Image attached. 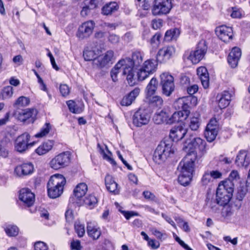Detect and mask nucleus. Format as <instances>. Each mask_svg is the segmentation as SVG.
Wrapping results in <instances>:
<instances>
[{
    "instance_id": "nucleus-13",
    "label": "nucleus",
    "mask_w": 250,
    "mask_h": 250,
    "mask_svg": "<svg viewBox=\"0 0 250 250\" xmlns=\"http://www.w3.org/2000/svg\"><path fill=\"white\" fill-rule=\"evenodd\" d=\"M175 48L173 46H166L160 49L156 55V60L160 63H165L174 55Z\"/></svg>"
},
{
    "instance_id": "nucleus-33",
    "label": "nucleus",
    "mask_w": 250,
    "mask_h": 250,
    "mask_svg": "<svg viewBox=\"0 0 250 250\" xmlns=\"http://www.w3.org/2000/svg\"><path fill=\"white\" fill-rule=\"evenodd\" d=\"M88 236L94 240L98 239L101 234L100 228L92 222H88L87 226Z\"/></svg>"
},
{
    "instance_id": "nucleus-52",
    "label": "nucleus",
    "mask_w": 250,
    "mask_h": 250,
    "mask_svg": "<svg viewBox=\"0 0 250 250\" xmlns=\"http://www.w3.org/2000/svg\"><path fill=\"white\" fill-rule=\"evenodd\" d=\"M13 87L11 86L5 87L2 91V96L3 98H8L13 95Z\"/></svg>"
},
{
    "instance_id": "nucleus-49",
    "label": "nucleus",
    "mask_w": 250,
    "mask_h": 250,
    "mask_svg": "<svg viewBox=\"0 0 250 250\" xmlns=\"http://www.w3.org/2000/svg\"><path fill=\"white\" fill-rule=\"evenodd\" d=\"M200 125V119L198 117H193L190 118L189 127L192 130L196 131Z\"/></svg>"
},
{
    "instance_id": "nucleus-27",
    "label": "nucleus",
    "mask_w": 250,
    "mask_h": 250,
    "mask_svg": "<svg viewBox=\"0 0 250 250\" xmlns=\"http://www.w3.org/2000/svg\"><path fill=\"white\" fill-rule=\"evenodd\" d=\"M231 96V93L228 91H224L218 94L217 99L218 101V105L221 109L225 108L229 105Z\"/></svg>"
},
{
    "instance_id": "nucleus-8",
    "label": "nucleus",
    "mask_w": 250,
    "mask_h": 250,
    "mask_svg": "<svg viewBox=\"0 0 250 250\" xmlns=\"http://www.w3.org/2000/svg\"><path fill=\"white\" fill-rule=\"evenodd\" d=\"M115 61L114 53L111 50L99 55L94 60V65L99 68L109 67Z\"/></svg>"
},
{
    "instance_id": "nucleus-60",
    "label": "nucleus",
    "mask_w": 250,
    "mask_h": 250,
    "mask_svg": "<svg viewBox=\"0 0 250 250\" xmlns=\"http://www.w3.org/2000/svg\"><path fill=\"white\" fill-rule=\"evenodd\" d=\"M208 173L210 175V177L214 179L221 178L222 176V173L218 170L208 171Z\"/></svg>"
},
{
    "instance_id": "nucleus-45",
    "label": "nucleus",
    "mask_w": 250,
    "mask_h": 250,
    "mask_svg": "<svg viewBox=\"0 0 250 250\" xmlns=\"http://www.w3.org/2000/svg\"><path fill=\"white\" fill-rule=\"evenodd\" d=\"M150 104L157 107H161L163 103L162 98L159 96H150L149 97H146Z\"/></svg>"
},
{
    "instance_id": "nucleus-2",
    "label": "nucleus",
    "mask_w": 250,
    "mask_h": 250,
    "mask_svg": "<svg viewBox=\"0 0 250 250\" xmlns=\"http://www.w3.org/2000/svg\"><path fill=\"white\" fill-rule=\"evenodd\" d=\"M195 160L196 154L192 151L187 155L180 163L178 169L181 173L178 177V182L181 185L186 186L191 181Z\"/></svg>"
},
{
    "instance_id": "nucleus-21",
    "label": "nucleus",
    "mask_w": 250,
    "mask_h": 250,
    "mask_svg": "<svg viewBox=\"0 0 250 250\" xmlns=\"http://www.w3.org/2000/svg\"><path fill=\"white\" fill-rule=\"evenodd\" d=\"M235 164L239 167H248L250 164V154L247 150H240L236 155Z\"/></svg>"
},
{
    "instance_id": "nucleus-58",
    "label": "nucleus",
    "mask_w": 250,
    "mask_h": 250,
    "mask_svg": "<svg viewBox=\"0 0 250 250\" xmlns=\"http://www.w3.org/2000/svg\"><path fill=\"white\" fill-rule=\"evenodd\" d=\"M239 175L237 170H232L229 174V177L228 179L232 181L234 183L239 179Z\"/></svg>"
},
{
    "instance_id": "nucleus-6",
    "label": "nucleus",
    "mask_w": 250,
    "mask_h": 250,
    "mask_svg": "<svg viewBox=\"0 0 250 250\" xmlns=\"http://www.w3.org/2000/svg\"><path fill=\"white\" fill-rule=\"evenodd\" d=\"M172 0H154L151 12L154 16H161L170 13L173 7Z\"/></svg>"
},
{
    "instance_id": "nucleus-37",
    "label": "nucleus",
    "mask_w": 250,
    "mask_h": 250,
    "mask_svg": "<svg viewBox=\"0 0 250 250\" xmlns=\"http://www.w3.org/2000/svg\"><path fill=\"white\" fill-rule=\"evenodd\" d=\"M168 118L167 114L163 111H161L159 113H156L153 117V120L156 124H161L165 123L167 124V119Z\"/></svg>"
},
{
    "instance_id": "nucleus-42",
    "label": "nucleus",
    "mask_w": 250,
    "mask_h": 250,
    "mask_svg": "<svg viewBox=\"0 0 250 250\" xmlns=\"http://www.w3.org/2000/svg\"><path fill=\"white\" fill-rule=\"evenodd\" d=\"M180 31L177 28H174L167 30L165 35V40L169 42L175 40L179 35Z\"/></svg>"
},
{
    "instance_id": "nucleus-51",
    "label": "nucleus",
    "mask_w": 250,
    "mask_h": 250,
    "mask_svg": "<svg viewBox=\"0 0 250 250\" xmlns=\"http://www.w3.org/2000/svg\"><path fill=\"white\" fill-rule=\"evenodd\" d=\"M233 213V211L231 208L229 206H225L223 208L221 214L222 216L225 218H229Z\"/></svg>"
},
{
    "instance_id": "nucleus-5",
    "label": "nucleus",
    "mask_w": 250,
    "mask_h": 250,
    "mask_svg": "<svg viewBox=\"0 0 250 250\" xmlns=\"http://www.w3.org/2000/svg\"><path fill=\"white\" fill-rule=\"evenodd\" d=\"M71 161V154L69 151L62 152L53 157L49 162L50 167L54 170H59L67 167Z\"/></svg>"
},
{
    "instance_id": "nucleus-64",
    "label": "nucleus",
    "mask_w": 250,
    "mask_h": 250,
    "mask_svg": "<svg viewBox=\"0 0 250 250\" xmlns=\"http://www.w3.org/2000/svg\"><path fill=\"white\" fill-rule=\"evenodd\" d=\"M40 215L41 217L44 218L45 219H48L49 214L48 211L44 208H41L39 210Z\"/></svg>"
},
{
    "instance_id": "nucleus-1",
    "label": "nucleus",
    "mask_w": 250,
    "mask_h": 250,
    "mask_svg": "<svg viewBox=\"0 0 250 250\" xmlns=\"http://www.w3.org/2000/svg\"><path fill=\"white\" fill-rule=\"evenodd\" d=\"M187 132V128L179 125L172 128L169 133V139L161 142L157 146L153 154V160L157 163L160 164L165 161L170 154L174 153V149L172 147L173 142L181 140Z\"/></svg>"
},
{
    "instance_id": "nucleus-61",
    "label": "nucleus",
    "mask_w": 250,
    "mask_h": 250,
    "mask_svg": "<svg viewBox=\"0 0 250 250\" xmlns=\"http://www.w3.org/2000/svg\"><path fill=\"white\" fill-rule=\"evenodd\" d=\"M148 245L151 247L152 249H157L160 247V243L153 239H149L148 241Z\"/></svg>"
},
{
    "instance_id": "nucleus-15",
    "label": "nucleus",
    "mask_w": 250,
    "mask_h": 250,
    "mask_svg": "<svg viewBox=\"0 0 250 250\" xmlns=\"http://www.w3.org/2000/svg\"><path fill=\"white\" fill-rule=\"evenodd\" d=\"M218 125L217 120L215 119H210L206 126L204 133L207 141L209 142L214 141L218 134Z\"/></svg>"
},
{
    "instance_id": "nucleus-28",
    "label": "nucleus",
    "mask_w": 250,
    "mask_h": 250,
    "mask_svg": "<svg viewBox=\"0 0 250 250\" xmlns=\"http://www.w3.org/2000/svg\"><path fill=\"white\" fill-rule=\"evenodd\" d=\"M53 140H48L43 142L36 150L35 152L39 155L46 154L52 150L54 146Z\"/></svg>"
},
{
    "instance_id": "nucleus-38",
    "label": "nucleus",
    "mask_w": 250,
    "mask_h": 250,
    "mask_svg": "<svg viewBox=\"0 0 250 250\" xmlns=\"http://www.w3.org/2000/svg\"><path fill=\"white\" fill-rule=\"evenodd\" d=\"M234 187V183L232 182V181H230L229 179H227L223 182L222 183H220L218 185L217 188L222 189H225L227 191L230 193V194H232L233 191Z\"/></svg>"
},
{
    "instance_id": "nucleus-48",
    "label": "nucleus",
    "mask_w": 250,
    "mask_h": 250,
    "mask_svg": "<svg viewBox=\"0 0 250 250\" xmlns=\"http://www.w3.org/2000/svg\"><path fill=\"white\" fill-rule=\"evenodd\" d=\"M51 125L49 123H46L41 129L40 131L35 135L36 138H42L45 136L51 129Z\"/></svg>"
},
{
    "instance_id": "nucleus-12",
    "label": "nucleus",
    "mask_w": 250,
    "mask_h": 250,
    "mask_svg": "<svg viewBox=\"0 0 250 250\" xmlns=\"http://www.w3.org/2000/svg\"><path fill=\"white\" fill-rule=\"evenodd\" d=\"M87 191V186L84 183L79 184L73 191V195L71 196L69 200L70 203L76 204L78 206L82 205L81 198Z\"/></svg>"
},
{
    "instance_id": "nucleus-57",
    "label": "nucleus",
    "mask_w": 250,
    "mask_h": 250,
    "mask_svg": "<svg viewBox=\"0 0 250 250\" xmlns=\"http://www.w3.org/2000/svg\"><path fill=\"white\" fill-rule=\"evenodd\" d=\"M35 250H47L48 247L46 244L42 241H39L34 244Z\"/></svg>"
},
{
    "instance_id": "nucleus-44",
    "label": "nucleus",
    "mask_w": 250,
    "mask_h": 250,
    "mask_svg": "<svg viewBox=\"0 0 250 250\" xmlns=\"http://www.w3.org/2000/svg\"><path fill=\"white\" fill-rule=\"evenodd\" d=\"M248 191V188L244 185V184H241L237 190L236 194V199L239 201H242Z\"/></svg>"
},
{
    "instance_id": "nucleus-29",
    "label": "nucleus",
    "mask_w": 250,
    "mask_h": 250,
    "mask_svg": "<svg viewBox=\"0 0 250 250\" xmlns=\"http://www.w3.org/2000/svg\"><path fill=\"white\" fill-rule=\"evenodd\" d=\"M140 92V88L136 87L122 99L121 104L122 106H129L132 104Z\"/></svg>"
},
{
    "instance_id": "nucleus-32",
    "label": "nucleus",
    "mask_w": 250,
    "mask_h": 250,
    "mask_svg": "<svg viewBox=\"0 0 250 250\" xmlns=\"http://www.w3.org/2000/svg\"><path fill=\"white\" fill-rule=\"evenodd\" d=\"M105 185L107 189L110 192L114 194L119 193V189L118 188V184L114 181L112 176L107 174L104 179Z\"/></svg>"
},
{
    "instance_id": "nucleus-22",
    "label": "nucleus",
    "mask_w": 250,
    "mask_h": 250,
    "mask_svg": "<svg viewBox=\"0 0 250 250\" xmlns=\"http://www.w3.org/2000/svg\"><path fill=\"white\" fill-rule=\"evenodd\" d=\"M216 194V203L222 206L227 205L232 196V194H230L225 189L221 190V188H217Z\"/></svg>"
},
{
    "instance_id": "nucleus-30",
    "label": "nucleus",
    "mask_w": 250,
    "mask_h": 250,
    "mask_svg": "<svg viewBox=\"0 0 250 250\" xmlns=\"http://www.w3.org/2000/svg\"><path fill=\"white\" fill-rule=\"evenodd\" d=\"M98 4V0H85L81 12V15L83 17L86 16L90 13L91 10L94 9L97 7Z\"/></svg>"
},
{
    "instance_id": "nucleus-24",
    "label": "nucleus",
    "mask_w": 250,
    "mask_h": 250,
    "mask_svg": "<svg viewBox=\"0 0 250 250\" xmlns=\"http://www.w3.org/2000/svg\"><path fill=\"white\" fill-rule=\"evenodd\" d=\"M241 56V49L237 47H233L228 57V62L231 67L235 68Z\"/></svg>"
},
{
    "instance_id": "nucleus-59",
    "label": "nucleus",
    "mask_w": 250,
    "mask_h": 250,
    "mask_svg": "<svg viewBox=\"0 0 250 250\" xmlns=\"http://www.w3.org/2000/svg\"><path fill=\"white\" fill-rule=\"evenodd\" d=\"M152 27L155 30L159 29L162 26V20H153L152 21Z\"/></svg>"
},
{
    "instance_id": "nucleus-23",
    "label": "nucleus",
    "mask_w": 250,
    "mask_h": 250,
    "mask_svg": "<svg viewBox=\"0 0 250 250\" xmlns=\"http://www.w3.org/2000/svg\"><path fill=\"white\" fill-rule=\"evenodd\" d=\"M13 115L18 121L22 123H25L28 119L31 118V108H15Z\"/></svg>"
},
{
    "instance_id": "nucleus-3",
    "label": "nucleus",
    "mask_w": 250,
    "mask_h": 250,
    "mask_svg": "<svg viewBox=\"0 0 250 250\" xmlns=\"http://www.w3.org/2000/svg\"><path fill=\"white\" fill-rule=\"evenodd\" d=\"M65 183V179L62 175L57 174L52 176L47 185L48 196L52 199L60 196L63 192Z\"/></svg>"
},
{
    "instance_id": "nucleus-54",
    "label": "nucleus",
    "mask_w": 250,
    "mask_h": 250,
    "mask_svg": "<svg viewBox=\"0 0 250 250\" xmlns=\"http://www.w3.org/2000/svg\"><path fill=\"white\" fill-rule=\"evenodd\" d=\"M211 181V177L208 173V171H206L203 175L201 182L202 185L204 186L208 185Z\"/></svg>"
},
{
    "instance_id": "nucleus-56",
    "label": "nucleus",
    "mask_w": 250,
    "mask_h": 250,
    "mask_svg": "<svg viewBox=\"0 0 250 250\" xmlns=\"http://www.w3.org/2000/svg\"><path fill=\"white\" fill-rule=\"evenodd\" d=\"M242 15V11L236 7H232L230 16L232 18H240Z\"/></svg>"
},
{
    "instance_id": "nucleus-47",
    "label": "nucleus",
    "mask_w": 250,
    "mask_h": 250,
    "mask_svg": "<svg viewBox=\"0 0 250 250\" xmlns=\"http://www.w3.org/2000/svg\"><path fill=\"white\" fill-rule=\"evenodd\" d=\"M97 146L98 148L99 149V151L101 154L103 156V157L104 159L108 160L112 164L115 162L114 160L112 158H111V157L108 155L110 154L111 153L110 151L108 150L107 146H105V147L108 154L106 153L104 149L102 147V146H100L99 144H98Z\"/></svg>"
},
{
    "instance_id": "nucleus-46",
    "label": "nucleus",
    "mask_w": 250,
    "mask_h": 250,
    "mask_svg": "<svg viewBox=\"0 0 250 250\" xmlns=\"http://www.w3.org/2000/svg\"><path fill=\"white\" fill-rule=\"evenodd\" d=\"M66 104L69 110L73 113H80L83 111V108L78 106L76 103L73 100L67 101Z\"/></svg>"
},
{
    "instance_id": "nucleus-25",
    "label": "nucleus",
    "mask_w": 250,
    "mask_h": 250,
    "mask_svg": "<svg viewBox=\"0 0 250 250\" xmlns=\"http://www.w3.org/2000/svg\"><path fill=\"white\" fill-rule=\"evenodd\" d=\"M19 199L24 207L31 206V191L28 188H23L20 190Z\"/></svg>"
},
{
    "instance_id": "nucleus-43",
    "label": "nucleus",
    "mask_w": 250,
    "mask_h": 250,
    "mask_svg": "<svg viewBox=\"0 0 250 250\" xmlns=\"http://www.w3.org/2000/svg\"><path fill=\"white\" fill-rule=\"evenodd\" d=\"M4 230L6 234L10 237L16 236L19 231V228L14 225H6L4 228Z\"/></svg>"
},
{
    "instance_id": "nucleus-10",
    "label": "nucleus",
    "mask_w": 250,
    "mask_h": 250,
    "mask_svg": "<svg viewBox=\"0 0 250 250\" xmlns=\"http://www.w3.org/2000/svg\"><path fill=\"white\" fill-rule=\"evenodd\" d=\"M177 103L181 106L183 112L184 119H186L190 113V108L197 104V98L193 96H188L179 98Z\"/></svg>"
},
{
    "instance_id": "nucleus-41",
    "label": "nucleus",
    "mask_w": 250,
    "mask_h": 250,
    "mask_svg": "<svg viewBox=\"0 0 250 250\" xmlns=\"http://www.w3.org/2000/svg\"><path fill=\"white\" fill-rule=\"evenodd\" d=\"M30 100L29 98L25 96H21L15 101L14 104V106L15 108H20L21 107H25L29 104Z\"/></svg>"
},
{
    "instance_id": "nucleus-63",
    "label": "nucleus",
    "mask_w": 250,
    "mask_h": 250,
    "mask_svg": "<svg viewBox=\"0 0 250 250\" xmlns=\"http://www.w3.org/2000/svg\"><path fill=\"white\" fill-rule=\"evenodd\" d=\"M66 220L68 222H71L73 219V214L72 210L71 209H67L65 214Z\"/></svg>"
},
{
    "instance_id": "nucleus-31",
    "label": "nucleus",
    "mask_w": 250,
    "mask_h": 250,
    "mask_svg": "<svg viewBox=\"0 0 250 250\" xmlns=\"http://www.w3.org/2000/svg\"><path fill=\"white\" fill-rule=\"evenodd\" d=\"M197 74L204 88H207L209 86V76L207 68L204 66L198 68Z\"/></svg>"
},
{
    "instance_id": "nucleus-50",
    "label": "nucleus",
    "mask_w": 250,
    "mask_h": 250,
    "mask_svg": "<svg viewBox=\"0 0 250 250\" xmlns=\"http://www.w3.org/2000/svg\"><path fill=\"white\" fill-rule=\"evenodd\" d=\"M75 229L79 237H83L85 233L84 226L79 222L75 224Z\"/></svg>"
},
{
    "instance_id": "nucleus-36",
    "label": "nucleus",
    "mask_w": 250,
    "mask_h": 250,
    "mask_svg": "<svg viewBox=\"0 0 250 250\" xmlns=\"http://www.w3.org/2000/svg\"><path fill=\"white\" fill-rule=\"evenodd\" d=\"M119 8L116 2H111L105 4L102 8V13L104 15H108L117 11Z\"/></svg>"
},
{
    "instance_id": "nucleus-7",
    "label": "nucleus",
    "mask_w": 250,
    "mask_h": 250,
    "mask_svg": "<svg viewBox=\"0 0 250 250\" xmlns=\"http://www.w3.org/2000/svg\"><path fill=\"white\" fill-rule=\"evenodd\" d=\"M160 79L163 94L170 96L175 90L173 77L167 72H164L160 75Z\"/></svg>"
},
{
    "instance_id": "nucleus-18",
    "label": "nucleus",
    "mask_w": 250,
    "mask_h": 250,
    "mask_svg": "<svg viewBox=\"0 0 250 250\" xmlns=\"http://www.w3.org/2000/svg\"><path fill=\"white\" fill-rule=\"evenodd\" d=\"M186 144H188V146H186V148L189 149V152L187 155L193 151L196 154V158L197 153L194 151L195 149H198L203 152H206V143L199 137L194 138L190 142H186Z\"/></svg>"
},
{
    "instance_id": "nucleus-39",
    "label": "nucleus",
    "mask_w": 250,
    "mask_h": 250,
    "mask_svg": "<svg viewBox=\"0 0 250 250\" xmlns=\"http://www.w3.org/2000/svg\"><path fill=\"white\" fill-rule=\"evenodd\" d=\"M82 205H85L86 207L91 209L97 204L98 200L97 198L93 195L90 194L86 196L82 202Z\"/></svg>"
},
{
    "instance_id": "nucleus-14",
    "label": "nucleus",
    "mask_w": 250,
    "mask_h": 250,
    "mask_svg": "<svg viewBox=\"0 0 250 250\" xmlns=\"http://www.w3.org/2000/svg\"><path fill=\"white\" fill-rule=\"evenodd\" d=\"M133 124L137 127L142 126L148 123L150 116L147 111L145 109L139 108L133 116Z\"/></svg>"
},
{
    "instance_id": "nucleus-17",
    "label": "nucleus",
    "mask_w": 250,
    "mask_h": 250,
    "mask_svg": "<svg viewBox=\"0 0 250 250\" xmlns=\"http://www.w3.org/2000/svg\"><path fill=\"white\" fill-rule=\"evenodd\" d=\"M95 23L93 21L83 22L78 28L76 36L80 39L88 37L93 32Z\"/></svg>"
},
{
    "instance_id": "nucleus-16",
    "label": "nucleus",
    "mask_w": 250,
    "mask_h": 250,
    "mask_svg": "<svg viewBox=\"0 0 250 250\" xmlns=\"http://www.w3.org/2000/svg\"><path fill=\"white\" fill-rule=\"evenodd\" d=\"M124 60H127L129 62L128 63H126L128 65L126 66L131 69L130 72L133 73L134 78H135L134 68H137L142 63L143 61V53L140 51H135L132 54L131 59L127 58Z\"/></svg>"
},
{
    "instance_id": "nucleus-9",
    "label": "nucleus",
    "mask_w": 250,
    "mask_h": 250,
    "mask_svg": "<svg viewBox=\"0 0 250 250\" xmlns=\"http://www.w3.org/2000/svg\"><path fill=\"white\" fill-rule=\"evenodd\" d=\"M157 65V62L154 60L146 61L137 72L138 80L139 81L145 80L150 74L156 71Z\"/></svg>"
},
{
    "instance_id": "nucleus-55",
    "label": "nucleus",
    "mask_w": 250,
    "mask_h": 250,
    "mask_svg": "<svg viewBox=\"0 0 250 250\" xmlns=\"http://www.w3.org/2000/svg\"><path fill=\"white\" fill-rule=\"evenodd\" d=\"M60 91L62 95L65 97L70 93V89L68 86L65 84H61L60 86Z\"/></svg>"
},
{
    "instance_id": "nucleus-11",
    "label": "nucleus",
    "mask_w": 250,
    "mask_h": 250,
    "mask_svg": "<svg viewBox=\"0 0 250 250\" xmlns=\"http://www.w3.org/2000/svg\"><path fill=\"white\" fill-rule=\"evenodd\" d=\"M208 47L205 41H200L194 51H191L188 59L191 61L192 63L196 64L202 60L207 51Z\"/></svg>"
},
{
    "instance_id": "nucleus-40",
    "label": "nucleus",
    "mask_w": 250,
    "mask_h": 250,
    "mask_svg": "<svg viewBox=\"0 0 250 250\" xmlns=\"http://www.w3.org/2000/svg\"><path fill=\"white\" fill-rule=\"evenodd\" d=\"M184 119L183 112H175L170 117L168 116L167 124H172L176 122L181 121Z\"/></svg>"
},
{
    "instance_id": "nucleus-34",
    "label": "nucleus",
    "mask_w": 250,
    "mask_h": 250,
    "mask_svg": "<svg viewBox=\"0 0 250 250\" xmlns=\"http://www.w3.org/2000/svg\"><path fill=\"white\" fill-rule=\"evenodd\" d=\"M100 51L99 50H92L87 48L83 51V56L85 61H93V64L94 65V60L97 58L100 54Z\"/></svg>"
},
{
    "instance_id": "nucleus-4",
    "label": "nucleus",
    "mask_w": 250,
    "mask_h": 250,
    "mask_svg": "<svg viewBox=\"0 0 250 250\" xmlns=\"http://www.w3.org/2000/svg\"><path fill=\"white\" fill-rule=\"evenodd\" d=\"M129 62L127 60H121L111 69L110 75L113 81L116 82L118 81V74L122 72L123 75L126 76V79L129 85L133 86L136 84V80L134 78L133 73L130 72L131 69L126 66H128L126 63H127Z\"/></svg>"
},
{
    "instance_id": "nucleus-20",
    "label": "nucleus",
    "mask_w": 250,
    "mask_h": 250,
    "mask_svg": "<svg viewBox=\"0 0 250 250\" xmlns=\"http://www.w3.org/2000/svg\"><path fill=\"white\" fill-rule=\"evenodd\" d=\"M30 135L28 133H24L19 136L16 140L15 149L20 152H22L26 150L28 146L31 145L29 143Z\"/></svg>"
},
{
    "instance_id": "nucleus-62",
    "label": "nucleus",
    "mask_w": 250,
    "mask_h": 250,
    "mask_svg": "<svg viewBox=\"0 0 250 250\" xmlns=\"http://www.w3.org/2000/svg\"><path fill=\"white\" fill-rule=\"evenodd\" d=\"M198 90V86L196 84L192 85L189 87H188L187 89L188 93L190 95L189 96H192V95L195 93Z\"/></svg>"
},
{
    "instance_id": "nucleus-53",
    "label": "nucleus",
    "mask_w": 250,
    "mask_h": 250,
    "mask_svg": "<svg viewBox=\"0 0 250 250\" xmlns=\"http://www.w3.org/2000/svg\"><path fill=\"white\" fill-rule=\"evenodd\" d=\"M120 212L127 220H129L132 217L139 215L138 212L133 211L120 210Z\"/></svg>"
},
{
    "instance_id": "nucleus-35",
    "label": "nucleus",
    "mask_w": 250,
    "mask_h": 250,
    "mask_svg": "<svg viewBox=\"0 0 250 250\" xmlns=\"http://www.w3.org/2000/svg\"><path fill=\"white\" fill-rule=\"evenodd\" d=\"M158 87V81L155 78L151 79L146 87V97L153 95Z\"/></svg>"
},
{
    "instance_id": "nucleus-26",
    "label": "nucleus",
    "mask_w": 250,
    "mask_h": 250,
    "mask_svg": "<svg viewBox=\"0 0 250 250\" xmlns=\"http://www.w3.org/2000/svg\"><path fill=\"white\" fill-rule=\"evenodd\" d=\"M14 173L20 177L30 174L31 173V163H24L17 166L15 168Z\"/></svg>"
},
{
    "instance_id": "nucleus-19",
    "label": "nucleus",
    "mask_w": 250,
    "mask_h": 250,
    "mask_svg": "<svg viewBox=\"0 0 250 250\" xmlns=\"http://www.w3.org/2000/svg\"><path fill=\"white\" fill-rule=\"evenodd\" d=\"M215 33L219 38L224 42H229L232 39L233 31L231 27L221 25L216 28Z\"/></svg>"
}]
</instances>
